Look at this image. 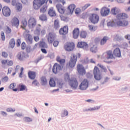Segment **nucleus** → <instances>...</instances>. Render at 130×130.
<instances>
[{
  "label": "nucleus",
  "mask_w": 130,
  "mask_h": 130,
  "mask_svg": "<svg viewBox=\"0 0 130 130\" xmlns=\"http://www.w3.org/2000/svg\"><path fill=\"white\" fill-rule=\"evenodd\" d=\"M40 19L41 21H46L47 20V17H40Z\"/></svg>",
  "instance_id": "nucleus-58"
},
{
  "label": "nucleus",
  "mask_w": 130,
  "mask_h": 130,
  "mask_svg": "<svg viewBox=\"0 0 130 130\" xmlns=\"http://www.w3.org/2000/svg\"><path fill=\"white\" fill-rule=\"evenodd\" d=\"M103 58L104 59V61L107 62V59H112L114 58L113 56V53H112V51L109 50L107 51L106 52L104 53L103 54Z\"/></svg>",
  "instance_id": "nucleus-8"
},
{
  "label": "nucleus",
  "mask_w": 130,
  "mask_h": 130,
  "mask_svg": "<svg viewBox=\"0 0 130 130\" xmlns=\"http://www.w3.org/2000/svg\"><path fill=\"white\" fill-rule=\"evenodd\" d=\"M47 40L49 43L51 44L55 40V34L50 32L47 37Z\"/></svg>",
  "instance_id": "nucleus-15"
},
{
  "label": "nucleus",
  "mask_w": 130,
  "mask_h": 130,
  "mask_svg": "<svg viewBox=\"0 0 130 130\" xmlns=\"http://www.w3.org/2000/svg\"><path fill=\"white\" fill-rule=\"evenodd\" d=\"M40 47H42V48H47V45L44 42H40Z\"/></svg>",
  "instance_id": "nucleus-40"
},
{
  "label": "nucleus",
  "mask_w": 130,
  "mask_h": 130,
  "mask_svg": "<svg viewBox=\"0 0 130 130\" xmlns=\"http://www.w3.org/2000/svg\"><path fill=\"white\" fill-rule=\"evenodd\" d=\"M101 15L102 17H106L109 15V13L114 16H116V17H127V14L125 13H120V9H117L116 7H114L112 8L110 11V9L106 7H103L101 9Z\"/></svg>",
  "instance_id": "nucleus-1"
},
{
  "label": "nucleus",
  "mask_w": 130,
  "mask_h": 130,
  "mask_svg": "<svg viewBox=\"0 0 130 130\" xmlns=\"http://www.w3.org/2000/svg\"><path fill=\"white\" fill-rule=\"evenodd\" d=\"M24 119L26 122H30V121H32V119L30 117H26L24 118Z\"/></svg>",
  "instance_id": "nucleus-51"
},
{
  "label": "nucleus",
  "mask_w": 130,
  "mask_h": 130,
  "mask_svg": "<svg viewBox=\"0 0 130 130\" xmlns=\"http://www.w3.org/2000/svg\"><path fill=\"white\" fill-rule=\"evenodd\" d=\"M21 48H22V49H25V48H26V43L25 42H23L22 43Z\"/></svg>",
  "instance_id": "nucleus-57"
},
{
  "label": "nucleus",
  "mask_w": 130,
  "mask_h": 130,
  "mask_svg": "<svg viewBox=\"0 0 130 130\" xmlns=\"http://www.w3.org/2000/svg\"><path fill=\"white\" fill-rule=\"evenodd\" d=\"M2 14L4 17H10L11 16V9L9 7H4L2 9Z\"/></svg>",
  "instance_id": "nucleus-13"
},
{
  "label": "nucleus",
  "mask_w": 130,
  "mask_h": 130,
  "mask_svg": "<svg viewBox=\"0 0 130 130\" xmlns=\"http://www.w3.org/2000/svg\"><path fill=\"white\" fill-rule=\"evenodd\" d=\"M91 6L90 4H86L84 6L82 7V11H85V10H86V9H88L89 7Z\"/></svg>",
  "instance_id": "nucleus-43"
},
{
  "label": "nucleus",
  "mask_w": 130,
  "mask_h": 130,
  "mask_svg": "<svg viewBox=\"0 0 130 130\" xmlns=\"http://www.w3.org/2000/svg\"><path fill=\"white\" fill-rule=\"evenodd\" d=\"M67 10L68 11V12L67 13V15H70V16H72L73 14H74V12L76 16L77 17H79L80 16V14H81V9L79 8H77L76 9V5L75 4H71L69 5L68 8Z\"/></svg>",
  "instance_id": "nucleus-3"
},
{
  "label": "nucleus",
  "mask_w": 130,
  "mask_h": 130,
  "mask_svg": "<svg viewBox=\"0 0 130 130\" xmlns=\"http://www.w3.org/2000/svg\"><path fill=\"white\" fill-rule=\"evenodd\" d=\"M58 84V86H59V88H62V86L63 85L62 81L59 82V83Z\"/></svg>",
  "instance_id": "nucleus-61"
},
{
  "label": "nucleus",
  "mask_w": 130,
  "mask_h": 130,
  "mask_svg": "<svg viewBox=\"0 0 130 130\" xmlns=\"http://www.w3.org/2000/svg\"><path fill=\"white\" fill-rule=\"evenodd\" d=\"M89 19L92 24H96L99 21V17H90Z\"/></svg>",
  "instance_id": "nucleus-28"
},
{
  "label": "nucleus",
  "mask_w": 130,
  "mask_h": 130,
  "mask_svg": "<svg viewBox=\"0 0 130 130\" xmlns=\"http://www.w3.org/2000/svg\"><path fill=\"white\" fill-rule=\"evenodd\" d=\"M58 43H59L58 41H55L53 43V45L54 47H56L58 45Z\"/></svg>",
  "instance_id": "nucleus-59"
},
{
  "label": "nucleus",
  "mask_w": 130,
  "mask_h": 130,
  "mask_svg": "<svg viewBox=\"0 0 130 130\" xmlns=\"http://www.w3.org/2000/svg\"><path fill=\"white\" fill-rule=\"evenodd\" d=\"M78 47L79 48H83V49L87 50L89 47L88 44L85 42H79L77 44Z\"/></svg>",
  "instance_id": "nucleus-16"
},
{
  "label": "nucleus",
  "mask_w": 130,
  "mask_h": 130,
  "mask_svg": "<svg viewBox=\"0 0 130 130\" xmlns=\"http://www.w3.org/2000/svg\"><path fill=\"white\" fill-rule=\"evenodd\" d=\"M17 0H12V6H16L17 5Z\"/></svg>",
  "instance_id": "nucleus-63"
},
{
  "label": "nucleus",
  "mask_w": 130,
  "mask_h": 130,
  "mask_svg": "<svg viewBox=\"0 0 130 130\" xmlns=\"http://www.w3.org/2000/svg\"><path fill=\"white\" fill-rule=\"evenodd\" d=\"M93 76L96 81H100L102 79V73L97 66H95L93 69Z\"/></svg>",
  "instance_id": "nucleus-6"
},
{
  "label": "nucleus",
  "mask_w": 130,
  "mask_h": 130,
  "mask_svg": "<svg viewBox=\"0 0 130 130\" xmlns=\"http://www.w3.org/2000/svg\"><path fill=\"white\" fill-rule=\"evenodd\" d=\"M88 87H89V81L87 79H84L79 85V89L80 90H87Z\"/></svg>",
  "instance_id": "nucleus-11"
},
{
  "label": "nucleus",
  "mask_w": 130,
  "mask_h": 130,
  "mask_svg": "<svg viewBox=\"0 0 130 130\" xmlns=\"http://www.w3.org/2000/svg\"><path fill=\"white\" fill-rule=\"evenodd\" d=\"M90 51H91V52H94V53L97 52V47L93 46L90 48Z\"/></svg>",
  "instance_id": "nucleus-44"
},
{
  "label": "nucleus",
  "mask_w": 130,
  "mask_h": 130,
  "mask_svg": "<svg viewBox=\"0 0 130 130\" xmlns=\"http://www.w3.org/2000/svg\"><path fill=\"white\" fill-rule=\"evenodd\" d=\"M48 14L50 17H56V13L55 10H53V7L49 9Z\"/></svg>",
  "instance_id": "nucleus-21"
},
{
  "label": "nucleus",
  "mask_w": 130,
  "mask_h": 130,
  "mask_svg": "<svg viewBox=\"0 0 130 130\" xmlns=\"http://www.w3.org/2000/svg\"><path fill=\"white\" fill-rule=\"evenodd\" d=\"M46 10H47V4H46L42 7V8L40 9V12L44 14V13L46 12Z\"/></svg>",
  "instance_id": "nucleus-36"
},
{
  "label": "nucleus",
  "mask_w": 130,
  "mask_h": 130,
  "mask_svg": "<svg viewBox=\"0 0 130 130\" xmlns=\"http://www.w3.org/2000/svg\"><path fill=\"white\" fill-rule=\"evenodd\" d=\"M77 70L79 75H81V76H84V75H86V69H85V68H84V66H83L82 64H77Z\"/></svg>",
  "instance_id": "nucleus-12"
},
{
  "label": "nucleus",
  "mask_w": 130,
  "mask_h": 130,
  "mask_svg": "<svg viewBox=\"0 0 130 130\" xmlns=\"http://www.w3.org/2000/svg\"><path fill=\"white\" fill-rule=\"evenodd\" d=\"M48 0H34L33 8L34 10H39L43 5H47Z\"/></svg>",
  "instance_id": "nucleus-5"
},
{
  "label": "nucleus",
  "mask_w": 130,
  "mask_h": 130,
  "mask_svg": "<svg viewBox=\"0 0 130 130\" xmlns=\"http://www.w3.org/2000/svg\"><path fill=\"white\" fill-rule=\"evenodd\" d=\"M61 20L64 22H68L69 21V18L67 17H61Z\"/></svg>",
  "instance_id": "nucleus-53"
},
{
  "label": "nucleus",
  "mask_w": 130,
  "mask_h": 130,
  "mask_svg": "<svg viewBox=\"0 0 130 130\" xmlns=\"http://www.w3.org/2000/svg\"><path fill=\"white\" fill-rule=\"evenodd\" d=\"M41 80V85L42 86H46L47 85V79L45 76H42L40 78Z\"/></svg>",
  "instance_id": "nucleus-27"
},
{
  "label": "nucleus",
  "mask_w": 130,
  "mask_h": 130,
  "mask_svg": "<svg viewBox=\"0 0 130 130\" xmlns=\"http://www.w3.org/2000/svg\"><path fill=\"white\" fill-rule=\"evenodd\" d=\"M28 26L30 29L34 28L36 26V20L33 17H30L28 21Z\"/></svg>",
  "instance_id": "nucleus-14"
},
{
  "label": "nucleus",
  "mask_w": 130,
  "mask_h": 130,
  "mask_svg": "<svg viewBox=\"0 0 130 130\" xmlns=\"http://www.w3.org/2000/svg\"><path fill=\"white\" fill-rule=\"evenodd\" d=\"M34 39L35 41H36V42H38V41L40 40L39 37L38 36H35Z\"/></svg>",
  "instance_id": "nucleus-60"
},
{
  "label": "nucleus",
  "mask_w": 130,
  "mask_h": 130,
  "mask_svg": "<svg viewBox=\"0 0 130 130\" xmlns=\"http://www.w3.org/2000/svg\"><path fill=\"white\" fill-rule=\"evenodd\" d=\"M16 9L18 11V12H21L22 11V8H23V6L22 5V4L20 3H17L16 4Z\"/></svg>",
  "instance_id": "nucleus-35"
},
{
  "label": "nucleus",
  "mask_w": 130,
  "mask_h": 130,
  "mask_svg": "<svg viewBox=\"0 0 130 130\" xmlns=\"http://www.w3.org/2000/svg\"><path fill=\"white\" fill-rule=\"evenodd\" d=\"M8 60H2L1 61V63L3 64V66H6V64H7Z\"/></svg>",
  "instance_id": "nucleus-55"
},
{
  "label": "nucleus",
  "mask_w": 130,
  "mask_h": 130,
  "mask_svg": "<svg viewBox=\"0 0 130 130\" xmlns=\"http://www.w3.org/2000/svg\"><path fill=\"white\" fill-rule=\"evenodd\" d=\"M87 36H88V34H87V32L85 31H81L80 37H81V38H86Z\"/></svg>",
  "instance_id": "nucleus-39"
},
{
  "label": "nucleus",
  "mask_w": 130,
  "mask_h": 130,
  "mask_svg": "<svg viewBox=\"0 0 130 130\" xmlns=\"http://www.w3.org/2000/svg\"><path fill=\"white\" fill-rule=\"evenodd\" d=\"M26 86L23 84H19L18 86V91H25L26 90Z\"/></svg>",
  "instance_id": "nucleus-32"
},
{
  "label": "nucleus",
  "mask_w": 130,
  "mask_h": 130,
  "mask_svg": "<svg viewBox=\"0 0 130 130\" xmlns=\"http://www.w3.org/2000/svg\"><path fill=\"white\" fill-rule=\"evenodd\" d=\"M6 34H11L12 33V29L10 28V27L7 26L6 30Z\"/></svg>",
  "instance_id": "nucleus-47"
},
{
  "label": "nucleus",
  "mask_w": 130,
  "mask_h": 130,
  "mask_svg": "<svg viewBox=\"0 0 130 130\" xmlns=\"http://www.w3.org/2000/svg\"><path fill=\"white\" fill-rule=\"evenodd\" d=\"M80 33V29L79 28H75L73 31V37L74 39H77L79 37Z\"/></svg>",
  "instance_id": "nucleus-20"
},
{
  "label": "nucleus",
  "mask_w": 130,
  "mask_h": 130,
  "mask_svg": "<svg viewBox=\"0 0 130 130\" xmlns=\"http://www.w3.org/2000/svg\"><path fill=\"white\" fill-rule=\"evenodd\" d=\"M56 60L57 62H59L60 64H61V66H63L64 63H66V59H61L60 57L57 56Z\"/></svg>",
  "instance_id": "nucleus-30"
},
{
  "label": "nucleus",
  "mask_w": 130,
  "mask_h": 130,
  "mask_svg": "<svg viewBox=\"0 0 130 130\" xmlns=\"http://www.w3.org/2000/svg\"><path fill=\"white\" fill-rule=\"evenodd\" d=\"M69 115V112L67 110H64L63 113L62 114V117H64V116H68Z\"/></svg>",
  "instance_id": "nucleus-48"
},
{
  "label": "nucleus",
  "mask_w": 130,
  "mask_h": 130,
  "mask_svg": "<svg viewBox=\"0 0 130 130\" xmlns=\"http://www.w3.org/2000/svg\"><path fill=\"white\" fill-rule=\"evenodd\" d=\"M9 47L11 48H14L15 47V39H11L9 42Z\"/></svg>",
  "instance_id": "nucleus-33"
},
{
  "label": "nucleus",
  "mask_w": 130,
  "mask_h": 130,
  "mask_svg": "<svg viewBox=\"0 0 130 130\" xmlns=\"http://www.w3.org/2000/svg\"><path fill=\"white\" fill-rule=\"evenodd\" d=\"M63 68V66L55 63L53 67L52 72L54 74H57V73L60 72Z\"/></svg>",
  "instance_id": "nucleus-10"
},
{
  "label": "nucleus",
  "mask_w": 130,
  "mask_h": 130,
  "mask_svg": "<svg viewBox=\"0 0 130 130\" xmlns=\"http://www.w3.org/2000/svg\"><path fill=\"white\" fill-rule=\"evenodd\" d=\"M17 46L21 45V40H20V39H18L17 41Z\"/></svg>",
  "instance_id": "nucleus-62"
},
{
  "label": "nucleus",
  "mask_w": 130,
  "mask_h": 130,
  "mask_svg": "<svg viewBox=\"0 0 130 130\" xmlns=\"http://www.w3.org/2000/svg\"><path fill=\"white\" fill-rule=\"evenodd\" d=\"M88 28L90 31H96L97 27L96 26H93L92 25H89Z\"/></svg>",
  "instance_id": "nucleus-41"
},
{
  "label": "nucleus",
  "mask_w": 130,
  "mask_h": 130,
  "mask_svg": "<svg viewBox=\"0 0 130 130\" xmlns=\"http://www.w3.org/2000/svg\"><path fill=\"white\" fill-rule=\"evenodd\" d=\"M1 37L3 41H5V40H6V37H5V33L4 32V31H1Z\"/></svg>",
  "instance_id": "nucleus-46"
},
{
  "label": "nucleus",
  "mask_w": 130,
  "mask_h": 130,
  "mask_svg": "<svg viewBox=\"0 0 130 130\" xmlns=\"http://www.w3.org/2000/svg\"><path fill=\"white\" fill-rule=\"evenodd\" d=\"M17 58H18V59L19 60H24V59H25V53H24L23 52H20L19 53H18L17 55Z\"/></svg>",
  "instance_id": "nucleus-26"
},
{
  "label": "nucleus",
  "mask_w": 130,
  "mask_h": 130,
  "mask_svg": "<svg viewBox=\"0 0 130 130\" xmlns=\"http://www.w3.org/2000/svg\"><path fill=\"white\" fill-rule=\"evenodd\" d=\"M16 85L17 84L16 83H11L9 86V88L10 89H12L14 92H17L18 88H14Z\"/></svg>",
  "instance_id": "nucleus-34"
},
{
  "label": "nucleus",
  "mask_w": 130,
  "mask_h": 130,
  "mask_svg": "<svg viewBox=\"0 0 130 130\" xmlns=\"http://www.w3.org/2000/svg\"><path fill=\"white\" fill-rule=\"evenodd\" d=\"M7 112H15V111H16V109L12 108H8L7 109Z\"/></svg>",
  "instance_id": "nucleus-50"
},
{
  "label": "nucleus",
  "mask_w": 130,
  "mask_h": 130,
  "mask_svg": "<svg viewBox=\"0 0 130 130\" xmlns=\"http://www.w3.org/2000/svg\"><path fill=\"white\" fill-rule=\"evenodd\" d=\"M49 85L50 87H55V81L54 80V78H51L49 81Z\"/></svg>",
  "instance_id": "nucleus-31"
},
{
  "label": "nucleus",
  "mask_w": 130,
  "mask_h": 130,
  "mask_svg": "<svg viewBox=\"0 0 130 130\" xmlns=\"http://www.w3.org/2000/svg\"><path fill=\"white\" fill-rule=\"evenodd\" d=\"M81 57V54L78 53L77 55H76L75 54H73L71 57L69 62L67 63V66L69 68H75L76 63H77V60L78 58Z\"/></svg>",
  "instance_id": "nucleus-4"
},
{
  "label": "nucleus",
  "mask_w": 130,
  "mask_h": 130,
  "mask_svg": "<svg viewBox=\"0 0 130 130\" xmlns=\"http://www.w3.org/2000/svg\"><path fill=\"white\" fill-rule=\"evenodd\" d=\"M11 23L12 26H15V27H19V19L17 17H14L11 21Z\"/></svg>",
  "instance_id": "nucleus-25"
},
{
  "label": "nucleus",
  "mask_w": 130,
  "mask_h": 130,
  "mask_svg": "<svg viewBox=\"0 0 130 130\" xmlns=\"http://www.w3.org/2000/svg\"><path fill=\"white\" fill-rule=\"evenodd\" d=\"M108 40H109V38H108V37L105 36L101 40L100 43L101 45H104V44H105V43H106V42H107V41H108Z\"/></svg>",
  "instance_id": "nucleus-29"
},
{
  "label": "nucleus",
  "mask_w": 130,
  "mask_h": 130,
  "mask_svg": "<svg viewBox=\"0 0 130 130\" xmlns=\"http://www.w3.org/2000/svg\"><path fill=\"white\" fill-rule=\"evenodd\" d=\"M13 64H14V62L13 61V60L9 61V60H8V61H7V66H8V67H12V66H13Z\"/></svg>",
  "instance_id": "nucleus-49"
},
{
  "label": "nucleus",
  "mask_w": 130,
  "mask_h": 130,
  "mask_svg": "<svg viewBox=\"0 0 130 130\" xmlns=\"http://www.w3.org/2000/svg\"><path fill=\"white\" fill-rule=\"evenodd\" d=\"M82 17H99V15L95 13L90 14L88 12H85L82 13Z\"/></svg>",
  "instance_id": "nucleus-24"
},
{
  "label": "nucleus",
  "mask_w": 130,
  "mask_h": 130,
  "mask_svg": "<svg viewBox=\"0 0 130 130\" xmlns=\"http://www.w3.org/2000/svg\"><path fill=\"white\" fill-rule=\"evenodd\" d=\"M25 41L28 44H32L33 43V38L30 34L26 35L25 37Z\"/></svg>",
  "instance_id": "nucleus-19"
},
{
  "label": "nucleus",
  "mask_w": 130,
  "mask_h": 130,
  "mask_svg": "<svg viewBox=\"0 0 130 130\" xmlns=\"http://www.w3.org/2000/svg\"><path fill=\"white\" fill-rule=\"evenodd\" d=\"M28 76L30 80H35L36 78V72L34 71H29L28 72Z\"/></svg>",
  "instance_id": "nucleus-23"
},
{
  "label": "nucleus",
  "mask_w": 130,
  "mask_h": 130,
  "mask_svg": "<svg viewBox=\"0 0 130 130\" xmlns=\"http://www.w3.org/2000/svg\"><path fill=\"white\" fill-rule=\"evenodd\" d=\"M69 32V27L68 26H64L62 28H61L59 30V33L60 35H66Z\"/></svg>",
  "instance_id": "nucleus-17"
},
{
  "label": "nucleus",
  "mask_w": 130,
  "mask_h": 130,
  "mask_svg": "<svg viewBox=\"0 0 130 130\" xmlns=\"http://www.w3.org/2000/svg\"><path fill=\"white\" fill-rule=\"evenodd\" d=\"M32 85H34L35 86H37L39 83L37 81V80H35L32 82Z\"/></svg>",
  "instance_id": "nucleus-56"
},
{
  "label": "nucleus",
  "mask_w": 130,
  "mask_h": 130,
  "mask_svg": "<svg viewBox=\"0 0 130 130\" xmlns=\"http://www.w3.org/2000/svg\"><path fill=\"white\" fill-rule=\"evenodd\" d=\"M64 49L66 51H73L75 49V43L73 42H69L64 45Z\"/></svg>",
  "instance_id": "nucleus-9"
},
{
  "label": "nucleus",
  "mask_w": 130,
  "mask_h": 130,
  "mask_svg": "<svg viewBox=\"0 0 130 130\" xmlns=\"http://www.w3.org/2000/svg\"><path fill=\"white\" fill-rule=\"evenodd\" d=\"M98 109H100V107H94L93 108H89L87 110V111H93L94 110H98Z\"/></svg>",
  "instance_id": "nucleus-42"
},
{
  "label": "nucleus",
  "mask_w": 130,
  "mask_h": 130,
  "mask_svg": "<svg viewBox=\"0 0 130 130\" xmlns=\"http://www.w3.org/2000/svg\"><path fill=\"white\" fill-rule=\"evenodd\" d=\"M68 83L69 86H70L71 88H72V89H73V90H76V89L78 88V80H77V78H76V77L71 78V80H69Z\"/></svg>",
  "instance_id": "nucleus-7"
},
{
  "label": "nucleus",
  "mask_w": 130,
  "mask_h": 130,
  "mask_svg": "<svg viewBox=\"0 0 130 130\" xmlns=\"http://www.w3.org/2000/svg\"><path fill=\"white\" fill-rule=\"evenodd\" d=\"M2 55L3 57H4L5 58H7V57H8V53H7L6 52H2Z\"/></svg>",
  "instance_id": "nucleus-52"
},
{
  "label": "nucleus",
  "mask_w": 130,
  "mask_h": 130,
  "mask_svg": "<svg viewBox=\"0 0 130 130\" xmlns=\"http://www.w3.org/2000/svg\"><path fill=\"white\" fill-rule=\"evenodd\" d=\"M62 5L61 4H57L56 5V8L57 9V11L59 14H61V15H63L64 13L66 12V9L62 7Z\"/></svg>",
  "instance_id": "nucleus-18"
},
{
  "label": "nucleus",
  "mask_w": 130,
  "mask_h": 130,
  "mask_svg": "<svg viewBox=\"0 0 130 130\" xmlns=\"http://www.w3.org/2000/svg\"><path fill=\"white\" fill-rule=\"evenodd\" d=\"M59 22L58 20H55L54 22V29H58L59 28Z\"/></svg>",
  "instance_id": "nucleus-38"
},
{
  "label": "nucleus",
  "mask_w": 130,
  "mask_h": 130,
  "mask_svg": "<svg viewBox=\"0 0 130 130\" xmlns=\"http://www.w3.org/2000/svg\"><path fill=\"white\" fill-rule=\"evenodd\" d=\"M113 55H115V56H116V57H120L121 55V53L120 52V49H119V48H116L113 51Z\"/></svg>",
  "instance_id": "nucleus-22"
},
{
  "label": "nucleus",
  "mask_w": 130,
  "mask_h": 130,
  "mask_svg": "<svg viewBox=\"0 0 130 130\" xmlns=\"http://www.w3.org/2000/svg\"><path fill=\"white\" fill-rule=\"evenodd\" d=\"M125 39H127V40H130V35H127L125 36Z\"/></svg>",
  "instance_id": "nucleus-64"
},
{
  "label": "nucleus",
  "mask_w": 130,
  "mask_h": 130,
  "mask_svg": "<svg viewBox=\"0 0 130 130\" xmlns=\"http://www.w3.org/2000/svg\"><path fill=\"white\" fill-rule=\"evenodd\" d=\"M2 81L3 83H7L9 81V77L8 76H5L2 78Z\"/></svg>",
  "instance_id": "nucleus-45"
},
{
  "label": "nucleus",
  "mask_w": 130,
  "mask_h": 130,
  "mask_svg": "<svg viewBox=\"0 0 130 130\" xmlns=\"http://www.w3.org/2000/svg\"><path fill=\"white\" fill-rule=\"evenodd\" d=\"M64 80L65 81V82H70V81H71V79H70V75L69 74V73H66L64 75Z\"/></svg>",
  "instance_id": "nucleus-37"
},
{
  "label": "nucleus",
  "mask_w": 130,
  "mask_h": 130,
  "mask_svg": "<svg viewBox=\"0 0 130 130\" xmlns=\"http://www.w3.org/2000/svg\"><path fill=\"white\" fill-rule=\"evenodd\" d=\"M108 27H126L128 26V21L122 17H117L113 21L108 22Z\"/></svg>",
  "instance_id": "nucleus-2"
},
{
  "label": "nucleus",
  "mask_w": 130,
  "mask_h": 130,
  "mask_svg": "<svg viewBox=\"0 0 130 130\" xmlns=\"http://www.w3.org/2000/svg\"><path fill=\"white\" fill-rule=\"evenodd\" d=\"M22 26H23V27H26L27 26V20H24L22 21Z\"/></svg>",
  "instance_id": "nucleus-54"
}]
</instances>
